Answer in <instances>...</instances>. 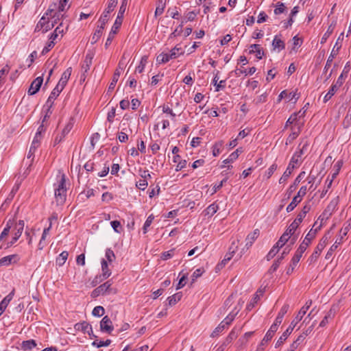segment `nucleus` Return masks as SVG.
Wrapping results in <instances>:
<instances>
[{"instance_id": "nucleus-30", "label": "nucleus", "mask_w": 351, "mask_h": 351, "mask_svg": "<svg viewBox=\"0 0 351 351\" xmlns=\"http://www.w3.org/2000/svg\"><path fill=\"white\" fill-rule=\"evenodd\" d=\"M285 97L288 98L289 101H292L294 99L295 102L299 98L298 95H297V93L295 92L287 93L286 90H283L279 95V99H281L285 98Z\"/></svg>"}, {"instance_id": "nucleus-52", "label": "nucleus", "mask_w": 351, "mask_h": 351, "mask_svg": "<svg viewBox=\"0 0 351 351\" xmlns=\"http://www.w3.org/2000/svg\"><path fill=\"white\" fill-rule=\"evenodd\" d=\"M147 57L145 56H143L141 58L140 64L136 68L135 72L136 73H142L144 69H145V64L147 63Z\"/></svg>"}, {"instance_id": "nucleus-60", "label": "nucleus", "mask_w": 351, "mask_h": 351, "mask_svg": "<svg viewBox=\"0 0 351 351\" xmlns=\"http://www.w3.org/2000/svg\"><path fill=\"white\" fill-rule=\"evenodd\" d=\"M111 343L110 339H107L105 341H100L99 342H97L96 341H94L92 343V346L97 347V348H101L103 346H108Z\"/></svg>"}, {"instance_id": "nucleus-18", "label": "nucleus", "mask_w": 351, "mask_h": 351, "mask_svg": "<svg viewBox=\"0 0 351 351\" xmlns=\"http://www.w3.org/2000/svg\"><path fill=\"white\" fill-rule=\"evenodd\" d=\"M71 72H72L71 67H69L68 69H66V70L62 73L61 78L60 79L56 86L59 87L62 90H63L64 86L67 84V82L71 75Z\"/></svg>"}, {"instance_id": "nucleus-4", "label": "nucleus", "mask_w": 351, "mask_h": 351, "mask_svg": "<svg viewBox=\"0 0 351 351\" xmlns=\"http://www.w3.org/2000/svg\"><path fill=\"white\" fill-rule=\"evenodd\" d=\"M112 282L108 280L104 284L101 285L91 292L92 298H97L100 295H106L109 293H116V290L111 287Z\"/></svg>"}, {"instance_id": "nucleus-5", "label": "nucleus", "mask_w": 351, "mask_h": 351, "mask_svg": "<svg viewBox=\"0 0 351 351\" xmlns=\"http://www.w3.org/2000/svg\"><path fill=\"white\" fill-rule=\"evenodd\" d=\"M40 141V138L34 136L32 145L29 147L27 158L23 160V163H25L29 166L32 165L34 160L35 151L39 147Z\"/></svg>"}, {"instance_id": "nucleus-62", "label": "nucleus", "mask_w": 351, "mask_h": 351, "mask_svg": "<svg viewBox=\"0 0 351 351\" xmlns=\"http://www.w3.org/2000/svg\"><path fill=\"white\" fill-rule=\"evenodd\" d=\"M153 219H154V217L153 215H149L147 219H146L145 223H144V226H143V233L144 234H146L147 232V228L150 226V225L152 224V221H153Z\"/></svg>"}, {"instance_id": "nucleus-58", "label": "nucleus", "mask_w": 351, "mask_h": 351, "mask_svg": "<svg viewBox=\"0 0 351 351\" xmlns=\"http://www.w3.org/2000/svg\"><path fill=\"white\" fill-rule=\"evenodd\" d=\"M107 263H112L115 259L114 252L111 249H107L105 254Z\"/></svg>"}, {"instance_id": "nucleus-31", "label": "nucleus", "mask_w": 351, "mask_h": 351, "mask_svg": "<svg viewBox=\"0 0 351 351\" xmlns=\"http://www.w3.org/2000/svg\"><path fill=\"white\" fill-rule=\"evenodd\" d=\"M256 67L252 66L249 69L248 71H247V70L245 69L241 68V69H235L234 71V73L236 76L239 77L242 74H245V75H247L248 74L252 75L256 72Z\"/></svg>"}, {"instance_id": "nucleus-9", "label": "nucleus", "mask_w": 351, "mask_h": 351, "mask_svg": "<svg viewBox=\"0 0 351 351\" xmlns=\"http://www.w3.org/2000/svg\"><path fill=\"white\" fill-rule=\"evenodd\" d=\"M122 22L123 21H119L117 19L115 20V22L111 29V31L109 33L108 38L106 41V43H105L106 47H108V46L111 44L113 38H114L115 34L117 33L119 29L120 28V27L122 24Z\"/></svg>"}, {"instance_id": "nucleus-37", "label": "nucleus", "mask_w": 351, "mask_h": 351, "mask_svg": "<svg viewBox=\"0 0 351 351\" xmlns=\"http://www.w3.org/2000/svg\"><path fill=\"white\" fill-rule=\"evenodd\" d=\"M128 0H122L121 5L119 8L118 15L116 19L123 21V14L125 12Z\"/></svg>"}, {"instance_id": "nucleus-15", "label": "nucleus", "mask_w": 351, "mask_h": 351, "mask_svg": "<svg viewBox=\"0 0 351 351\" xmlns=\"http://www.w3.org/2000/svg\"><path fill=\"white\" fill-rule=\"evenodd\" d=\"M43 77H36L31 84L29 90L28 94L29 95H33L36 94L40 88V86L43 84Z\"/></svg>"}, {"instance_id": "nucleus-61", "label": "nucleus", "mask_w": 351, "mask_h": 351, "mask_svg": "<svg viewBox=\"0 0 351 351\" xmlns=\"http://www.w3.org/2000/svg\"><path fill=\"white\" fill-rule=\"evenodd\" d=\"M259 300H260L259 295L258 294H255L254 298L252 299L251 302H250V304H247V309L248 311L252 310Z\"/></svg>"}, {"instance_id": "nucleus-51", "label": "nucleus", "mask_w": 351, "mask_h": 351, "mask_svg": "<svg viewBox=\"0 0 351 351\" xmlns=\"http://www.w3.org/2000/svg\"><path fill=\"white\" fill-rule=\"evenodd\" d=\"M60 179L58 181V186L56 189L66 190L65 187L66 184V176L64 173L59 176Z\"/></svg>"}, {"instance_id": "nucleus-38", "label": "nucleus", "mask_w": 351, "mask_h": 351, "mask_svg": "<svg viewBox=\"0 0 351 351\" xmlns=\"http://www.w3.org/2000/svg\"><path fill=\"white\" fill-rule=\"evenodd\" d=\"M335 23H331L328 27L327 31L325 32V34L323 35L322 39H321V43L323 44L326 43L328 37L330 36V34L333 32L335 27Z\"/></svg>"}, {"instance_id": "nucleus-17", "label": "nucleus", "mask_w": 351, "mask_h": 351, "mask_svg": "<svg viewBox=\"0 0 351 351\" xmlns=\"http://www.w3.org/2000/svg\"><path fill=\"white\" fill-rule=\"evenodd\" d=\"M290 250H291V248L289 246L286 247L284 249L282 253L281 254V256L279 258H278V259L274 261V263L272 264V265L270 267L269 270V272L273 273L277 270L281 261L285 258V256L289 254V252H290Z\"/></svg>"}, {"instance_id": "nucleus-56", "label": "nucleus", "mask_w": 351, "mask_h": 351, "mask_svg": "<svg viewBox=\"0 0 351 351\" xmlns=\"http://www.w3.org/2000/svg\"><path fill=\"white\" fill-rule=\"evenodd\" d=\"M292 130H293L292 132L290 134V135L288 136V138L287 139L286 144H288V142L290 143L293 140H295L298 136V135L300 132V127H298V130H294L293 128H292Z\"/></svg>"}, {"instance_id": "nucleus-32", "label": "nucleus", "mask_w": 351, "mask_h": 351, "mask_svg": "<svg viewBox=\"0 0 351 351\" xmlns=\"http://www.w3.org/2000/svg\"><path fill=\"white\" fill-rule=\"evenodd\" d=\"M24 226L25 223L23 220H19V222L16 223L14 233L15 239H19L21 237L24 228Z\"/></svg>"}, {"instance_id": "nucleus-21", "label": "nucleus", "mask_w": 351, "mask_h": 351, "mask_svg": "<svg viewBox=\"0 0 351 351\" xmlns=\"http://www.w3.org/2000/svg\"><path fill=\"white\" fill-rule=\"evenodd\" d=\"M343 165V161L342 160H338L333 167V173L332 174L331 179L329 180L328 183L327 184V189H330L331 187L332 183L333 180L336 178L337 175L339 173V171Z\"/></svg>"}, {"instance_id": "nucleus-12", "label": "nucleus", "mask_w": 351, "mask_h": 351, "mask_svg": "<svg viewBox=\"0 0 351 351\" xmlns=\"http://www.w3.org/2000/svg\"><path fill=\"white\" fill-rule=\"evenodd\" d=\"M281 241V237H280L279 240L277 241V243L272 247V248L270 250V251L268 252V254L266 256L267 261H270L272 259L276 254L278 252L280 248H281L287 241Z\"/></svg>"}, {"instance_id": "nucleus-49", "label": "nucleus", "mask_w": 351, "mask_h": 351, "mask_svg": "<svg viewBox=\"0 0 351 351\" xmlns=\"http://www.w3.org/2000/svg\"><path fill=\"white\" fill-rule=\"evenodd\" d=\"M301 199H299L298 197H294L291 201V202L287 206L286 210L288 213L291 212L297 205L301 202Z\"/></svg>"}, {"instance_id": "nucleus-11", "label": "nucleus", "mask_w": 351, "mask_h": 351, "mask_svg": "<svg viewBox=\"0 0 351 351\" xmlns=\"http://www.w3.org/2000/svg\"><path fill=\"white\" fill-rule=\"evenodd\" d=\"M100 329L103 332H106L110 334L113 330V326L112 321L108 316H104L100 322Z\"/></svg>"}, {"instance_id": "nucleus-48", "label": "nucleus", "mask_w": 351, "mask_h": 351, "mask_svg": "<svg viewBox=\"0 0 351 351\" xmlns=\"http://www.w3.org/2000/svg\"><path fill=\"white\" fill-rule=\"evenodd\" d=\"M223 144V141H218L213 146V155L214 156H217L221 153Z\"/></svg>"}, {"instance_id": "nucleus-39", "label": "nucleus", "mask_w": 351, "mask_h": 351, "mask_svg": "<svg viewBox=\"0 0 351 351\" xmlns=\"http://www.w3.org/2000/svg\"><path fill=\"white\" fill-rule=\"evenodd\" d=\"M69 253L66 251L62 252L56 258V264L61 267L62 266L68 258Z\"/></svg>"}, {"instance_id": "nucleus-36", "label": "nucleus", "mask_w": 351, "mask_h": 351, "mask_svg": "<svg viewBox=\"0 0 351 351\" xmlns=\"http://www.w3.org/2000/svg\"><path fill=\"white\" fill-rule=\"evenodd\" d=\"M242 152L241 148H238L232 152L229 157L223 160L224 164H228L230 162H232L234 160H235L239 156V154Z\"/></svg>"}, {"instance_id": "nucleus-40", "label": "nucleus", "mask_w": 351, "mask_h": 351, "mask_svg": "<svg viewBox=\"0 0 351 351\" xmlns=\"http://www.w3.org/2000/svg\"><path fill=\"white\" fill-rule=\"evenodd\" d=\"M182 297V294L181 292L177 293L167 298L168 303L169 306L175 305L178 302H179Z\"/></svg>"}, {"instance_id": "nucleus-33", "label": "nucleus", "mask_w": 351, "mask_h": 351, "mask_svg": "<svg viewBox=\"0 0 351 351\" xmlns=\"http://www.w3.org/2000/svg\"><path fill=\"white\" fill-rule=\"evenodd\" d=\"M13 223L14 221L12 219H9L7 221L5 227L4 228L3 230L0 234V241H1L5 237H6L9 234Z\"/></svg>"}, {"instance_id": "nucleus-59", "label": "nucleus", "mask_w": 351, "mask_h": 351, "mask_svg": "<svg viewBox=\"0 0 351 351\" xmlns=\"http://www.w3.org/2000/svg\"><path fill=\"white\" fill-rule=\"evenodd\" d=\"M217 210L218 206L215 204H212L207 207L206 211L207 215H210L212 216L217 213Z\"/></svg>"}, {"instance_id": "nucleus-53", "label": "nucleus", "mask_w": 351, "mask_h": 351, "mask_svg": "<svg viewBox=\"0 0 351 351\" xmlns=\"http://www.w3.org/2000/svg\"><path fill=\"white\" fill-rule=\"evenodd\" d=\"M344 128H348L351 126V108L348 109V113L343 121Z\"/></svg>"}, {"instance_id": "nucleus-57", "label": "nucleus", "mask_w": 351, "mask_h": 351, "mask_svg": "<svg viewBox=\"0 0 351 351\" xmlns=\"http://www.w3.org/2000/svg\"><path fill=\"white\" fill-rule=\"evenodd\" d=\"M228 328L222 322L218 325V326L212 332L211 336L215 337L221 332L224 329Z\"/></svg>"}, {"instance_id": "nucleus-64", "label": "nucleus", "mask_w": 351, "mask_h": 351, "mask_svg": "<svg viewBox=\"0 0 351 351\" xmlns=\"http://www.w3.org/2000/svg\"><path fill=\"white\" fill-rule=\"evenodd\" d=\"M174 249L170 250L167 252H165L161 255V258L164 261L168 260L173 257L174 255Z\"/></svg>"}, {"instance_id": "nucleus-14", "label": "nucleus", "mask_w": 351, "mask_h": 351, "mask_svg": "<svg viewBox=\"0 0 351 351\" xmlns=\"http://www.w3.org/2000/svg\"><path fill=\"white\" fill-rule=\"evenodd\" d=\"M239 305L240 306L238 308L237 306H235L230 313L226 317V318L222 321V322L228 327L229 325L231 324V323L234 319L235 316L238 314V313L241 310V301L239 302Z\"/></svg>"}, {"instance_id": "nucleus-7", "label": "nucleus", "mask_w": 351, "mask_h": 351, "mask_svg": "<svg viewBox=\"0 0 351 351\" xmlns=\"http://www.w3.org/2000/svg\"><path fill=\"white\" fill-rule=\"evenodd\" d=\"M108 21V20L104 21L102 19V15H101L98 21L99 25H97V29L91 37V44H95L97 43L99 38L101 36L102 31L104 29L105 25Z\"/></svg>"}, {"instance_id": "nucleus-28", "label": "nucleus", "mask_w": 351, "mask_h": 351, "mask_svg": "<svg viewBox=\"0 0 351 351\" xmlns=\"http://www.w3.org/2000/svg\"><path fill=\"white\" fill-rule=\"evenodd\" d=\"M308 146V142L307 140H302V141L299 144V149L300 150L298 152H296L292 157H295V156H298V163L300 162V159L302 156L304 154V151L306 149V147Z\"/></svg>"}, {"instance_id": "nucleus-47", "label": "nucleus", "mask_w": 351, "mask_h": 351, "mask_svg": "<svg viewBox=\"0 0 351 351\" xmlns=\"http://www.w3.org/2000/svg\"><path fill=\"white\" fill-rule=\"evenodd\" d=\"M337 90L338 88H337V85H332L328 92L324 97V102L326 103L329 99H330Z\"/></svg>"}, {"instance_id": "nucleus-42", "label": "nucleus", "mask_w": 351, "mask_h": 351, "mask_svg": "<svg viewBox=\"0 0 351 351\" xmlns=\"http://www.w3.org/2000/svg\"><path fill=\"white\" fill-rule=\"evenodd\" d=\"M272 46L274 49H278V51L282 50L285 48V44L284 41L278 38L277 36H275L272 42Z\"/></svg>"}, {"instance_id": "nucleus-22", "label": "nucleus", "mask_w": 351, "mask_h": 351, "mask_svg": "<svg viewBox=\"0 0 351 351\" xmlns=\"http://www.w3.org/2000/svg\"><path fill=\"white\" fill-rule=\"evenodd\" d=\"M14 295V290H12L7 296H5L0 302V316L5 311L10 302L12 300Z\"/></svg>"}, {"instance_id": "nucleus-55", "label": "nucleus", "mask_w": 351, "mask_h": 351, "mask_svg": "<svg viewBox=\"0 0 351 351\" xmlns=\"http://www.w3.org/2000/svg\"><path fill=\"white\" fill-rule=\"evenodd\" d=\"M104 313L105 309L101 306H95L92 311L93 315L95 317H101Z\"/></svg>"}, {"instance_id": "nucleus-50", "label": "nucleus", "mask_w": 351, "mask_h": 351, "mask_svg": "<svg viewBox=\"0 0 351 351\" xmlns=\"http://www.w3.org/2000/svg\"><path fill=\"white\" fill-rule=\"evenodd\" d=\"M36 346V343L34 339L24 341L22 343V347L24 350H32Z\"/></svg>"}, {"instance_id": "nucleus-45", "label": "nucleus", "mask_w": 351, "mask_h": 351, "mask_svg": "<svg viewBox=\"0 0 351 351\" xmlns=\"http://www.w3.org/2000/svg\"><path fill=\"white\" fill-rule=\"evenodd\" d=\"M171 58H169V53H161L156 57L158 64H164L169 62Z\"/></svg>"}, {"instance_id": "nucleus-27", "label": "nucleus", "mask_w": 351, "mask_h": 351, "mask_svg": "<svg viewBox=\"0 0 351 351\" xmlns=\"http://www.w3.org/2000/svg\"><path fill=\"white\" fill-rule=\"evenodd\" d=\"M66 190L55 189V197L58 204H62L66 200Z\"/></svg>"}, {"instance_id": "nucleus-29", "label": "nucleus", "mask_w": 351, "mask_h": 351, "mask_svg": "<svg viewBox=\"0 0 351 351\" xmlns=\"http://www.w3.org/2000/svg\"><path fill=\"white\" fill-rule=\"evenodd\" d=\"M250 53H256V56L258 59H261L263 56L264 55V52L263 49L261 47L260 45L253 44L250 46Z\"/></svg>"}, {"instance_id": "nucleus-16", "label": "nucleus", "mask_w": 351, "mask_h": 351, "mask_svg": "<svg viewBox=\"0 0 351 351\" xmlns=\"http://www.w3.org/2000/svg\"><path fill=\"white\" fill-rule=\"evenodd\" d=\"M275 332H276V331H275V326H273V327H270V328L269 329V330L267 332L266 335H265L264 338L261 341V343L258 346L256 351H262V350H263L264 346L265 345V343L267 341H270L271 339V338L273 337V336H274Z\"/></svg>"}, {"instance_id": "nucleus-54", "label": "nucleus", "mask_w": 351, "mask_h": 351, "mask_svg": "<svg viewBox=\"0 0 351 351\" xmlns=\"http://www.w3.org/2000/svg\"><path fill=\"white\" fill-rule=\"evenodd\" d=\"M73 124H74L73 119H71L69 120V121L68 122V123L65 125V127L62 130L61 134L66 136V135H67L70 132V131L72 130V128L73 127Z\"/></svg>"}, {"instance_id": "nucleus-3", "label": "nucleus", "mask_w": 351, "mask_h": 351, "mask_svg": "<svg viewBox=\"0 0 351 351\" xmlns=\"http://www.w3.org/2000/svg\"><path fill=\"white\" fill-rule=\"evenodd\" d=\"M53 12V9L50 8L47 10V12H45V15L42 16L40 20L37 23L36 29H35L36 31H37V30L38 31V30L43 29V32L45 33L48 30H49V29H51V28L53 27V23H50V21H49V19H47L45 17V15L46 16H49V15L50 16H52L53 18H55V15H53V16L51 15V13Z\"/></svg>"}, {"instance_id": "nucleus-34", "label": "nucleus", "mask_w": 351, "mask_h": 351, "mask_svg": "<svg viewBox=\"0 0 351 351\" xmlns=\"http://www.w3.org/2000/svg\"><path fill=\"white\" fill-rule=\"evenodd\" d=\"M101 276L103 277V279H106L111 275V271L108 269L107 261H106L105 259H103L101 261Z\"/></svg>"}, {"instance_id": "nucleus-10", "label": "nucleus", "mask_w": 351, "mask_h": 351, "mask_svg": "<svg viewBox=\"0 0 351 351\" xmlns=\"http://www.w3.org/2000/svg\"><path fill=\"white\" fill-rule=\"evenodd\" d=\"M298 226L299 225L296 222L293 221L288 227V228L286 230V231L281 236L280 241H288L291 236L294 235Z\"/></svg>"}, {"instance_id": "nucleus-63", "label": "nucleus", "mask_w": 351, "mask_h": 351, "mask_svg": "<svg viewBox=\"0 0 351 351\" xmlns=\"http://www.w3.org/2000/svg\"><path fill=\"white\" fill-rule=\"evenodd\" d=\"M110 224H111L112 228L114 230V232H116L117 233H120L121 232V226L120 221H117V220L112 221L110 222Z\"/></svg>"}, {"instance_id": "nucleus-1", "label": "nucleus", "mask_w": 351, "mask_h": 351, "mask_svg": "<svg viewBox=\"0 0 351 351\" xmlns=\"http://www.w3.org/2000/svg\"><path fill=\"white\" fill-rule=\"evenodd\" d=\"M317 231V228H316L315 230L311 229L308 233L306 235L304 241L300 245L299 247L298 248L297 251L295 253V255L291 259V263L287 269V274H291L293 271L295 267L300 261L302 256V254L305 252L307 247L311 243V241L315 237Z\"/></svg>"}, {"instance_id": "nucleus-43", "label": "nucleus", "mask_w": 351, "mask_h": 351, "mask_svg": "<svg viewBox=\"0 0 351 351\" xmlns=\"http://www.w3.org/2000/svg\"><path fill=\"white\" fill-rule=\"evenodd\" d=\"M165 8V0H158L155 11V16L161 15Z\"/></svg>"}, {"instance_id": "nucleus-19", "label": "nucleus", "mask_w": 351, "mask_h": 351, "mask_svg": "<svg viewBox=\"0 0 351 351\" xmlns=\"http://www.w3.org/2000/svg\"><path fill=\"white\" fill-rule=\"evenodd\" d=\"M19 261L17 254H12L3 257L0 259V267L9 266L12 263H16Z\"/></svg>"}, {"instance_id": "nucleus-26", "label": "nucleus", "mask_w": 351, "mask_h": 351, "mask_svg": "<svg viewBox=\"0 0 351 351\" xmlns=\"http://www.w3.org/2000/svg\"><path fill=\"white\" fill-rule=\"evenodd\" d=\"M75 329L77 330H80L83 332L84 333H88V335H90V332H89L88 329L92 332V326L86 322H83L81 323H77L75 325Z\"/></svg>"}, {"instance_id": "nucleus-24", "label": "nucleus", "mask_w": 351, "mask_h": 351, "mask_svg": "<svg viewBox=\"0 0 351 351\" xmlns=\"http://www.w3.org/2000/svg\"><path fill=\"white\" fill-rule=\"evenodd\" d=\"M62 89L58 86H56L53 90L51 91L48 99L47 101L46 104L48 107L51 108L53 104V101L56 99V97L59 95V94L62 92Z\"/></svg>"}, {"instance_id": "nucleus-25", "label": "nucleus", "mask_w": 351, "mask_h": 351, "mask_svg": "<svg viewBox=\"0 0 351 351\" xmlns=\"http://www.w3.org/2000/svg\"><path fill=\"white\" fill-rule=\"evenodd\" d=\"M259 235V230L255 229L253 232L249 234L245 239L246 244L245 246L247 249L251 247L254 243V241L258 238Z\"/></svg>"}, {"instance_id": "nucleus-46", "label": "nucleus", "mask_w": 351, "mask_h": 351, "mask_svg": "<svg viewBox=\"0 0 351 351\" xmlns=\"http://www.w3.org/2000/svg\"><path fill=\"white\" fill-rule=\"evenodd\" d=\"M254 332H247L244 334L239 340L237 343L239 346H245L248 341L249 339L253 335Z\"/></svg>"}, {"instance_id": "nucleus-35", "label": "nucleus", "mask_w": 351, "mask_h": 351, "mask_svg": "<svg viewBox=\"0 0 351 351\" xmlns=\"http://www.w3.org/2000/svg\"><path fill=\"white\" fill-rule=\"evenodd\" d=\"M120 75H121V71L119 70V69H117L113 74L112 82L109 84L108 91H111L114 88L115 85H116L117 82H118L119 78L120 77Z\"/></svg>"}, {"instance_id": "nucleus-6", "label": "nucleus", "mask_w": 351, "mask_h": 351, "mask_svg": "<svg viewBox=\"0 0 351 351\" xmlns=\"http://www.w3.org/2000/svg\"><path fill=\"white\" fill-rule=\"evenodd\" d=\"M298 164V156H295V157H292L287 169L279 180L280 184L284 183L287 180L293 169L295 168Z\"/></svg>"}, {"instance_id": "nucleus-20", "label": "nucleus", "mask_w": 351, "mask_h": 351, "mask_svg": "<svg viewBox=\"0 0 351 351\" xmlns=\"http://www.w3.org/2000/svg\"><path fill=\"white\" fill-rule=\"evenodd\" d=\"M241 328H237V327H234L232 328L228 336L226 337L223 343L221 344L225 348L226 346L232 343V341L235 339L237 337L239 332H241Z\"/></svg>"}, {"instance_id": "nucleus-44", "label": "nucleus", "mask_w": 351, "mask_h": 351, "mask_svg": "<svg viewBox=\"0 0 351 351\" xmlns=\"http://www.w3.org/2000/svg\"><path fill=\"white\" fill-rule=\"evenodd\" d=\"M305 176V172L304 171H302L301 172L298 176L297 178H295L293 184L292 185H291L289 186V193H292L295 187L298 185V184L301 182V180L304 178Z\"/></svg>"}, {"instance_id": "nucleus-2", "label": "nucleus", "mask_w": 351, "mask_h": 351, "mask_svg": "<svg viewBox=\"0 0 351 351\" xmlns=\"http://www.w3.org/2000/svg\"><path fill=\"white\" fill-rule=\"evenodd\" d=\"M304 311H299L298 315L291 322L290 326L288 328L282 333V335L280 337L278 341L276 343V348L280 347L287 339V337L292 332L293 328L298 324V323L304 317Z\"/></svg>"}, {"instance_id": "nucleus-8", "label": "nucleus", "mask_w": 351, "mask_h": 351, "mask_svg": "<svg viewBox=\"0 0 351 351\" xmlns=\"http://www.w3.org/2000/svg\"><path fill=\"white\" fill-rule=\"evenodd\" d=\"M327 238L322 239V241L318 243L317 245L315 250L312 254V255L309 257L308 261L310 263H312L317 261V258L319 257L320 253L324 250V248L326 246V244Z\"/></svg>"}, {"instance_id": "nucleus-23", "label": "nucleus", "mask_w": 351, "mask_h": 351, "mask_svg": "<svg viewBox=\"0 0 351 351\" xmlns=\"http://www.w3.org/2000/svg\"><path fill=\"white\" fill-rule=\"evenodd\" d=\"M117 0H110L107 8L102 13V19L104 21L108 20L110 13L114 10L117 5Z\"/></svg>"}, {"instance_id": "nucleus-41", "label": "nucleus", "mask_w": 351, "mask_h": 351, "mask_svg": "<svg viewBox=\"0 0 351 351\" xmlns=\"http://www.w3.org/2000/svg\"><path fill=\"white\" fill-rule=\"evenodd\" d=\"M182 54H184V51L181 47H179L178 45H176L171 50L169 53V58L175 59Z\"/></svg>"}, {"instance_id": "nucleus-13", "label": "nucleus", "mask_w": 351, "mask_h": 351, "mask_svg": "<svg viewBox=\"0 0 351 351\" xmlns=\"http://www.w3.org/2000/svg\"><path fill=\"white\" fill-rule=\"evenodd\" d=\"M94 58V53L92 51H88L85 56V59L82 64L81 69L82 72L88 73L90 70V67L93 62V59Z\"/></svg>"}]
</instances>
